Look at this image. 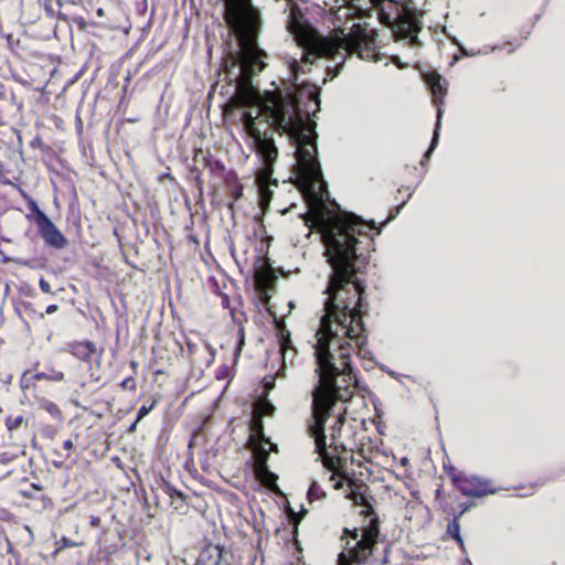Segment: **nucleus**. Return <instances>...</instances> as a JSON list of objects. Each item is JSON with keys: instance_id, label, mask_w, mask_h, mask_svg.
Segmentation results:
<instances>
[{"instance_id": "nucleus-1", "label": "nucleus", "mask_w": 565, "mask_h": 565, "mask_svg": "<svg viewBox=\"0 0 565 565\" xmlns=\"http://www.w3.org/2000/svg\"><path fill=\"white\" fill-rule=\"evenodd\" d=\"M289 8L286 25L302 47L301 58H291L290 78L285 88L266 90L263 95L250 85L254 76L265 67L267 54L257 43L262 30L259 10L252 0H225V20L238 40V51L224 58L226 78L236 87V103L245 108L241 120L253 138L263 164H275L278 149L273 138L266 137L256 126L264 115L267 122L292 143L295 164H320L317 158V132L313 117L320 110V92L313 84H298L300 74L320 57H329L342 65L347 55L358 54L361 60L379 62L376 30L367 23H355L349 33L342 29L332 36L322 38L312 29L296 4L286 0Z\"/></svg>"}, {"instance_id": "nucleus-2", "label": "nucleus", "mask_w": 565, "mask_h": 565, "mask_svg": "<svg viewBox=\"0 0 565 565\" xmlns=\"http://www.w3.org/2000/svg\"><path fill=\"white\" fill-rule=\"evenodd\" d=\"M324 7L339 21H348L366 15V0H323ZM379 10L382 22L390 26L395 38L406 41L412 47L419 46L418 32L423 28L420 21L424 10L418 9L413 1L398 2L395 0H369Z\"/></svg>"}, {"instance_id": "nucleus-3", "label": "nucleus", "mask_w": 565, "mask_h": 565, "mask_svg": "<svg viewBox=\"0 0 565 565\" xmlns=\"http://www.w3.org/2000/svg\"><path fill=\"white\" fill-rule=\"evenodd\" d=\"M344 534H349L355 543L352 547H350V542L347 543L348 554L344 552L339 554L338 565L363 564L373 553L377 543L380 534L377 518H372L369 526L363 530L354 529L350 531L344 529Z\"/></svg>"}, {"instance_id": "nucleus-4", "label": "nucleus", "mask_w": 565, "mask_h": 565, "mask_svg": "<svg viewBox=\"0 0 565 565\" xmlns=\"http://www.w3.org/2000/svg\"><path fill=\"white\" fill-rule=\"evenodd\" d=\"M425 82L429 87V90L433 94L434 103L437 106V122L436 128L434 131L431 145L429 149L425 152L424 158L422 160V164L425 163L426 160L430 157L431 152L434 151L435 147L437 146L438 138H439V129L441 124V116H443V109H441V103L444 97L447 94L448 88V82L444 79L440 74L436 72H430L425 74Z\"/></svg>"}, {"instance_id": "nucleus-5", "label": "nucleus", "mask_w": 565, "mask_h": 565, "mask_svg": "<svg viewBox=\"0 0 565 565\" xmlns=\"http://www.w3.org/2000/svg\"><path fill=\"white\" fill-rule=\"evenodd\" d=\"M454 481L458 490L466 497L482 498L497 492L489 479L479 476H459Z\"/></svg>"}, {"instance_id": "nucleus-6", "label": "nucleus", "mask_w": 565, "mask_h": 565, "mask_svg": "<svg viewBox=\"0 0 565 565\" xmlns=\"http://www.w3.org/2000/svg\"><path fill=\"white\" fill-rule=\"evenodd\" d=\"M32 207L36 215V225L39 232L45 243L55 248H63L67 245V239L47 215L38 207L35 202H32Z\"/></svg>"}, {"instance_id": "nucleus-7", "label": "nucleus", "mask_w": 565, "mask_h": 565, "mask_svg": "<svg viewBox=\"0 0 565 565\" xmlns=\"http://www.w3.org/2000/svg\"><path fill=\"white\" fill-rule=\"evenodd\" d=\"M223 553L220 545L207 544L200 554L198 565H225Z\"/></svg>"}, {"instance_id": "nucleus-8", "label": "nucleus", "mask_w": 565, "mask_h": 565, "mask_svg": "<svg viewBox=\"0 0 565 565\" xmlns=\"http://www.w3.org/2000/svg\"><path fill=\"white\" fill-rule=\"evenodd\" d=\"M280 354H281L284 366H286L287 363H290V364L294 363L295 358H296V349L292 344L289 331H286V333H282V335H281Z\"/></svg>"}, {"instance_id": "nucleus-9", "label": "nucleus", "mask_w": 565, "mask_h": 565, "mask_svg": "<svg viewBox=\"0 0 565 565\" xmlns=\"http://www.w3.org/2000/svg\"><path fill=\"white\" fill-rule=\"evenodd\" d=\"M254 471L257 479L267 488L276 487L277 476L271 472L268 465L264 461L262 463H254Z\"/></svg>"}, {"instance_id": "nucleus-10", "label": "nucleus", "mask_w": 565, "mask_h": 565, "mask_svg": "<svg viewBox=\"0 0 565 565\" xmlns=\"http://www.w3.org/2000/svg\"><path fill=\"white\" fill-rule=\"evenodd\" d=\"M255 430L256 433L260 436L262 440L265 443V444H269L270 445V448L269 449H266L264 447H259L258 449L255 450V463H262L263 461L265 463H267V460H268V457H269V451H277V445L275 444H271L269 441V439H267L263 433V427L260 424H258L256 427H255Z\"/></svg>"}, {"instance_id": "nucleus-11", "label": "nucleus", "mask_w": 565, "mask_h": 565, "mask_svg": "<svg viewBox=\"0 0 565 565\" xmlns=\"http://www.w3.org/2000/svg\"><path fill=\"white\" fill-rule=\"evenodd\" d=\"M345 411L342 409V408H339L338 413H337V418H335V422L334 424L331 426L330 428V439H331V444L334 445V447L337 448L338 447V438L340 436V433H341V429L344 425V422H345Z\"/></svg>"}, {"instance_id": "nucleus-12", "label": "nucleus", "mask_w": 565, "mask_h": 565, "mask_svg": "<svg viewBox=\"0 0 565 565\" xmlns=\"http://www.w3.org/2000/svg\"><path fill=\"white\" fill-rule=\"evenodd\" d=\"M94 344L92 342H81L74 345L73 354L82 360H87L94 352Z\"/></svg>"}, {"instance_id": "nucleus-13", "label": "nucleus", "mask_w": 565, "mask_h": 565, "mask_svg": "<svg viewBox=\"0 0 565 565\" xmlns=\"http://www.w3.org/2000/svg\"><path fill=\"white\" fill-rule=\"evenodd\" d=\"M33 380H46L53 382H62L64 380V374L61 371L52 370L50 373L40 372L32 376Z\"/></svg>"}, {"instance_id": "nucleus-14", "label": "nucleus", "mask_w": 565, "mask_h": 565, "mask_svg": "<svg viewBox=\"0 0 565 565\" xmlns=\"http://www.w3.org/2000/svg\"><path fill=\"white\" fill-rule=\"evenodd\" d=\"M40 407L47 412L53 418L62 419V412L55 403L49 399H42L40 403Z\"/></svg>"}, {"instance_id": "nucleus-15", "label": "nucleus", "mask_w": 565, "mask_h": 565, "mask_svg": "<svg viewBox=\"0 0 565 565\" xmlns=\"http://www.w3.org/2000/svg\"><path fill=\"white\" fill-rule=\"evenodd\" d=\"M447 531L448 534L451 537H454L460 545L463 544L462 537L460 535V525L457 516L451 522H449Z\"/></svg>"}, {"instance_id": "nucleus-16", "label": "nucleus", "mask_w": 565, "mask_h": 565, "mask_svg": "<svg viewBox=\"0 0 565 565\" xmlns=\"http://www.w3.org/2000/svg\"><path fill=\"white\" fill-rule=\"evenodd\" d=\"M323 495H324V492L322 490H320V488L318 486V481L312 480L310 483L308 493H307L309 502H313L315 500H320L323 498Z\"/></svg>"}, {"instance_id": "nucleus-17", "label": "nucleus", "mask_w": 565, "mask_h": 565, "mask_svg": "<svg viewBox=\"0 0 565 565\" xmlns=\"http://www.w3.org/2000/svg\"><path fill=\"white\" fill-rule=\"evenodd\" d=\"M24 423V417L22 415H19L17 417H7L6 418V426L9 431H13L22 426Z\"/></svg>"}, {"instance_id": "nucleus-18", "label": "nucleus", "mask_w": 565, "mask_h": 565, "mask_svg": "<svg viewBox=\"0 0 565 565\" xmlns=\"http://www.w3.org/2000/svg\"><path fill=\"white\" fill-rule=\"evenodd\" d=\"M156 402H152L150 405H142L137 414V422H140L145 416H147L152 408L154 407Z\"/></svg>"}, {"instance_id": "nucleus-19", "label": "nucleus", "mask_w": 565, "mask_h": 565, "mask_svg": "<svg viewBox=\"0 0 565 565\" xmlns=\"http://www.w3.org/2000/svg\"><path fill=\"white\" fill-rule=\"evenodd\" d=\"M151 559V554L147 550H141L137 553V562L140 565H143V562H149Z\"/></svg>"}, {"instance_id": "nucleus-20", "label": "nucleus", "mask_w": 565, "mask_h": 565, "mask_svg": "<svg viewBox=\"0 0 565 565\" xmlns=\"http://www.w3.org/2000/svg\"><path fill=\"white\" fill-rule=\"evenodd\" d=\"M57 545H58V548H67V547L79 546L81 544L76 543L70 539L62 537V540L57 542Z\"/></svg>"}, {"instance_id": "nucleus-21", "label": "nucleus", "mask_w": 565, "mask_h": 565, "mask_svg": "<svg viewBox=\"0 0 565 565\" xmlns=\"http://www.w3.org/2000/svg\"><path fill=\"white\" fill-rule=\"evenodd\" d=\"M39 285H40V289L43 292L55 295V292L52 291L50 284L44 278H40Z\"/></svg>"}, {"instance_id": "nucleus-22", "label": "nucleus", "mask_w": 565, "mask_h": 565, "mask_svg": "<svg viewBox=\"0 0 565 565\" xmlns=\"http://www.w3.org/2000/svg\"><path fill=\"white\" fill-rule=\"evenodd\" d=\"M459 49H460V52L462 55L465 56H476L478 54H480L481 52L480 51H468L466 47H463L462 45H459Z\"/></svg>"}, {"instance_id": "nucleus-23", "label": "nucleus", "mask_w": 565, "mask_h": 565, "mask_svg": "<svg viewBox=\"0 0 565 565\" xmlns=\"http://www.w3.org/2000/svg\"><path fill=\"white\" fill-rule=\"evenodd\" d=\"M264 408H265L264 409V414L265 415H271L274 409H275V407L271 404H269V403H265L264 404Z\"/></svg>"}, {"instance_id": "nucleus-24", "label": "nucleus", "mask_w": 565, "mask_h": 565, "mask_svg": "<svg viewBox=\"0 0 565 565\" xmlns=\"http://www.w3.org/2000/svg\"><path fill=\"white\" fill-rule=\"evenodd\" d=\"M57 309H58V307H57L56 305H50V306L46 308L45 312H46L47 315H52V313L56 312V311H57Z\"/></svg>"}, {"instance_id": "nucleus-25", "label": "nucleus", "mask_w": 565, "mask_h": 565, "mask_svg": "<svg viewBox=\"0 0 565 565\" xmlns=\"http://www.w3.org/2000/svg\"><path fill=\"white\" fill-rule=\"evenodd\" d=\"M63 447H64V449H66V450H71V449L73 448V441H72V440H65V441L63 443Z\"/></svg>"}, {"instance_id": "nucleus-26", "label": "nucleus", "mask_w": 565, "mask_h": 565, "mask_svg": "<svg viewBox=\"0 0 565 565\" xmlns=\"http://www.w3.org/2000/svg\"><path fill=\"white\" fill-rule=\"evenodd\" d=\"M130 383H132V384H134V380H132V379H126V380H124V381L121 382V386L126 388V387H128V386H129V384H130Z\"/></svg>"}, {"instance_id": "nucleus-27", "label": "nucleus", "mask_w": 565, "mask_h": 565, "mask_svg": "<svg viewBox=\"0 0 565 565\" xmlns=\"http://www.w3.org/2000/svg\"><path fill=\"white\" fill-rule=\"evenodd\" d=\"M138 423L139 422H137V419H136L132 424H130V426L128 427V431H130V433L135 431Z\"/></svg>"}, {"instance_id": "nucleus-28", "label": "nucleus", "mask_w": 565, "mask_h": 565, "mask_svg": "<svg viewBox=\"0 0 565 565\" xmlns=\"http://www.w3.org/2000/svg\"><path fill=\"white\" fill-rule=\"evenodd\" d=\"M393 62L399 67V68H403L404 65L401 63L399 58L397 56H394L393 57Z\"/></svg>"}, {"instance_id": "nucleus-29", "label": "nucleus", "mask_w": 565, "mask_h": 565, "mask_svg": "<svg viewBox=\"0 0 565 565\" xmlns=\"http://www.w3.org/2000/svg\"><path fill=\"white\" fill-rule=\"evenodd\" d=\"M244 344V334H243V330H241V338H239V343H238V350H241V347Z\"/></svg>"}, {"instance_id": "nucleus-30", "label": "nucleus", "mask_w": 565, "mask_h": 565, "mask_svg": "<svg viewBox=\"0 0 565 565\" xmlns=\"http://www.w3.org/2000/svg\"><path fill=\"white\" fill-rule=\"evenodd\" d=\"M96 13H97L98 17H104L105 15V11H104L103 8H98Z\"/></svg>"}, {"instance_id": "nucleus-31", "label": "nucleus", "mask_w": 565, "mask_h": 565, "mask_svg": "<svg viewBox=\"0 0 565 565\" xmlns=\"http://www.w3.org/2000/svg\"><path fill=\"white\" fill-rule=\"evenodd\" d=\"M98 523H99V519H98V518L93 516V518H92V524H93V525H97Z\"/></svg>"}, {"instance_id": "nucleus-32", "label": "nucleus", "mask_w": 565, "mask_h": 565, "mask_svg": "<svg viewBox=\"0 0 565 565\" xmlns=\"http://www.w3.org/2000/svg\"><path fill=\"white\" fill-rule=\"evenodd\" d=\"M401 462H402V465H404V466H405V465H407L408 459H407V458H403Z\"/></svg>"}, {"instance_id": "nucleus-33", "label": "nucleus", "mask_w": 565, "mask_h": 565, "mask_svg": "<svg viewBox=\"0 0 565 565\" xmlns=\"http://www.w3.org/2000/svg\"><path fill=\"white\" fill-rule=\"evenodd\" d=\"M339 488H341V482H338V483L335 484V489H339Z\"/></svg>"}, {"instance_id": "nucleus-34", "label": "nucleus", "mask_w": 565, "mask_h": 565, "mask_svg": "<svg viewBox=\"0 0 565 565\" xmlns=\"http://www.w3.org/2000/svg\"><path fill=\"white\" fill-rule=\"evenodd\" d=\"M457 61H458V56L456 55V56H454V62L452 63H455Z\"/></svg>"}]
</instances>
